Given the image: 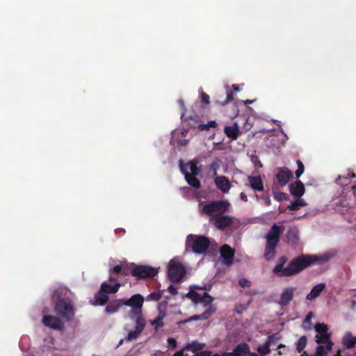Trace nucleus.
Returning <instances> with one entry per match:
<instances>
[{
	"instance_id": "f257e3e1",
	"label": "nucleus",
	"mask_w": 356,
	"mask_h": 356,
	"mask_svg": "<svg viewBox=\"0 0 356 356\" xmlns=\"http://www.w3.org/2000/svg\"><path fill=\"white\" fill-rule=\"evenodd\" d=\"M70 291L65 289L56 290L53 293V298L56 300L54 312L58 316L53 315H44L42 318V323L55 330H63L65 323L74 318V309L70 299Z\"/></svg>"
},
{
	"instance_id": "f03ea898",
	"label": "nucleus",
	"mask_w": 356,
	"mask_h": 356,
	"mask_svg": "<svg viewBox=\"0 0 356 356\" xmlns=\"http://www.w3.org/2000/svg\"><path fill=\"white\" fill-rule=\"evenodd\" d=\"M335 255L334 252H326L319 254H302L293 259L289 264L283 268L286 259L282 257L274 268V273L279 276H291L313 265H323Z\"/></svg>"
},
{
	"instance_id": "7ed1b4c3",
	"label": "nucleus",
	"mask_w": 356,
	"mask_h": 356,
	"mask_svg": "<svg viewBox=\"0 0 356 356\" xmlns=\"http://www.w3.org/2000/svg\"><path fill=\"white\" fill-rule=\"evenodd\" d=\"M144 300V298L139 293L133 295L129 299H122L123 305L131 308L127 317L131 319L134 325V327L129 324L124 325V330L127 332L124 339L126 341H132L138 339L145 330L146 320L142 311Z\"/></svg>"
},
{
	"instance_id": "20e7f679",
	"label": "nucleus",
	"mask_w": 356,
	"mask_h": 356,
	"mask_svg": "<svg viewBox=\"0 0 356 356\" xmlns=\"http://www.w3.org/2000/svg\"><path fill=\"white\" fill-rule=\"evenodd\" d=\"M231 204L226 200L201 202L199 204V212L201 216H207L213 222H234L235 218L227 213L230 211Z\"/></svg>"
},
{
	"instance_id": "39448f33",
	"label": "nucleus",
	"mask_w": 356,
	"mask_h": 356,
	"mask_svg": "<svg viewBox=\"0 0 356 356\" xmlns=\"http://www.w3.org/2000/svg\"><path fill=\"white\" fill-rule=\"evenodd\" d=\"M187 296L191 299L193 302L196 304H202L206 309L203 312V314L200 315H195L191 317L190 321L191 320H204L208 318L215 311L214 307L211 305V302L213 301V298L210 296L207 293H203V294H200L196 292H190L187 294Z\"/></svg>"
},
{
	"instance_id": "423d86ee",
	"label": "nucleus",
	"mask_w": 356,
	"mask_h": 356,
	"mask_svg": "<svg viewBox=\"0 0 356 356\" xmlns=\"http://www.w3.org/2000/svg\"><path fill=\"white\" fill-rule=\"evenodd\" d=\"M283 231V227L273 224L271 229L266 236V245L264 252V257L267 260L272 259L275 253V248L279 241V236Z\"/></svg>"
},
{
	"instance_id": "0eeeda50",
	"label": "nucleus",
	"mask_w": 356,
	"mask_h": 356,
	"mask_svg": "<svg viewBox=\"0 0 356 356\" xmlns=\"http://www.w3.org/2000/svg\"><path fill=\"white\" fill-rule=\"evenodd\" d=\"M186 275V268L178 257L172 259L168 264V277L172 282H181Z\"/></svg>"
},
{
	"instance_id": "6e6552de",
	"label": "nucleus",
	"mask_w": 356,
	"mask_h": 356,
	"mask_svg": "<svg viewBox=\"0 0 356 356\" xmlns=\"http://www.w3.org/2000/svg\"><path fill=\"white\" fill-rule=\"evenodd\" d=\"M211 241L205 236L189 235L186 241V248H191L197 254L204 253L209 246Z\"/></svg>"
},
{
	"instance_id": "1a4fd4ad",
	"label": "nucleus",
	"mask_w": 356,
	"mask_h": 356,
	"mask_svg": "<svg viewBox=\"0 0 356 356\" xmlns=\"http://www.w3.org/2000/svg\"><path fill=\"white\" fill-rule=\"evenodd\" d=\"M130 270L134 276L140 278L152 277L158 273L155 268L149 266H136L134 264H130Z\"/></svg>"
},
{
	"instance_id": "9d476101",
	"label": "nucleus",
	"mask_w": 356,
	"mask_h": 356,
	"mask_svg": "<svg viewBox=\"0 0 356 356\" xmlns=\"http://www.w3.org/2000/svg\"><path fill=\"white\" fill-rule=\"evenodd\" d=\"M181 119L188 129L197 128L198 124L201 122V118L198 115L190 114L186 111L182 112Z\"/></svg>"
},
{
	"instance_id": "9b49d317",
	"label": "nucleus",
	"mask_w": 356,
	"mask_h": 356,
	"mask_svg": "<svg viewBox=\"0 0 356 356\" xmlns=\"http://www.w3.org/2000/svg\"><path fill=\"white\" fill-rule=\"evenodd\" d=\"M293 175L291 170L286 167L279 168L275 175L278 184L281 186H284L291 179Z\"/></svg>"
},
{
	"instance_id": "f8f14e48",
	"label": "nucleus",
	"mask_w": 356,
	"mask_h": 356,
	"mask_svg": "<svg viewBox=\"0 0 356 356\" xmlns=\"http://www.w3.org/2000/svg\"><path fill=\"white\" fill-rule=\"evenodd\" d=\"M234 257V250L228 245H224L220 248V261L223 264L230 265Z\"/></svg>"
},
{
	"instance_id": "ddd939ff",
	"label": "nucleus",
	"mask_w": 356,
	"mask_h": 356,
	"mask_svg": "<svg viewBox=\"0 0 356 356\" xmlns=\"http://www.w3.org/2000/svg\"><path fill=\"white\" fill-rule=\"evenodd\" d=\"M165 305V302L159 303L158 305V316L156 317V319L150 321V324L152 326H154L156 330H158L159 328L162 327L164 325L163 320L166 315Z\"/></svg>"
},
{
	"instance_id": "4468645a",
	"label": "nucleus",
	"mask_w": 356,
	"mask_h": 356,
	"mask_svg": "<svg viewBox=\"0 0 356 356\" xmlns=\"http://www.w3.org/2000/svg\"><path fill=\"white\" fill-rule=\"evenodd\" d=\"M280 340V337L273 334L270 336L268 340L263 344L257 348V352L260 355L264 356L270 353V346L275 345Z\"/></svg>"
},
{
	"instance_id": "2eb2a0df",
	"label": "nucleus",
	"mask_w": 356,
	"mask_h": 356,
	"mask_svg": "<svg viewBox=\"0 0 356 356\" xmlns=\"http://www.w3.org/2000/svg\"><path fill=\"white\" fill-rule=\"evenodd\" d=\"M296 288L294 287L284 288L280 294L278 304L282 307L288 305L293 297Z\"/></svg>"
},
{
	"instance_id": "dca6fc26",
	"label": "nucleus",
	"mask_w": 356,
	"mask_h": 356,
	"mask_svg": "<svg viewBox=\"0 0 356 356\" xmlns=\"http://www.w3.org/2000/svg\"><path fill=\"white\" fill-rule=\"evenodd\" d=\"M289 191L292 195L297 198H300L305 193V186L301 181H296L289 185Z\"/></svg>"
},
{
	"instance_id": "f3484780",
	"label": "nucleus",
	"mask_w": 356,
	"mask_h": 356,
	"mask_svg": "<svg viewBox=\"0 0 356 356\" xmlns=\"http://www.w3.org/2000/svg\"><path fill=\"white\" fill-rule=\"evenodd\" d=\"M217 188L223 193H227L230 189L231 184L225 176L216 177L214 180Z\"/></svg>"
},
{
	"instance_id": "a211bd4d",
	"label": "nucleus",
	"mask_w": 356,
	"mask_h": 356,
	"mask_svg": "<svg viewBox=\"0 0 356 356\" xmlns=\"http://www.w3.org/2000/svg\"><path fill=\"white\" fill-rule=\"evenodd\" d=\"M130 270V265L129 266L126 263H122L120 265H117L110 270V280L115 281L116 278L114 274H124L128 275Z\"/></svg>"
},
{
	"instance_id": "6ab92c4d",
	"label": "nucleus",
	"mask_w": 356,
	"mask_h": 356,
	"mask_svg": "<svg viewBox=\"0 0 356 356\" xmlns=\"http://www.w3.org/2000/svg\"><path fill=\"white\" fill-rule=\"evenodd\" d=\"M250 354V348L246 343H241L236 347L232 353H224L222 356H248Z\"/></svg>"
},
{
	"instance_id": "aec40b11",
	"label": "nucleus",
	"mask_w": 356,
	"mask_h": 356,
	"mask_svg": "<svg viewBox=\"0 0 356 356\" xmlns=\"http://www.w3.org/2000/svg\"><path fill=\"white\" fill-rule=\"evenodd\" d=\"M205 346L204 343H200L197 341H193L191 343H189L185 346L184 348L185 352L188 353L191 352L193 353V355L200 354L201 353H198L201 351Z\"/></svg>"
},
{
	"instance_id": "412c9836",
	"label": "nucleus",
	"mask_w": 356,
	"mask_h": 356,
	"mask_svg": "<svg viewBox=\"0 0 356 356\" xmlns=\"http://www.w3.org/2000/svg\"><path fill=\"white\" fill-rule=\"evenodd\" d=\"M181 170L184 173L185 179L190 186L195 188H199L201 186L200 181L196 178V175H190V172L185 170L183 166L181 167Z\"/></svg>"
},
{
	"instance_id": "4be33fe9",
	"label": "nucleus",
	"mask_w": 356,
	"mask_h": 356,
	"mask_svg": "<svg viewBox=\"0 0 356 356\" xmlns=\"http://www.w3.org/2000/svg\"><path fill=\"white\" fill-rule=\"evenodd\" d=\"M325 284L324 283H319L314 286L311 291L307 295V300H313L317 297L319 296L321 293L325 289Z\"/></svg>"
},
{
	"instance_id": "5701e85b",
	"label": "nucleus",
	"mask_w": 356,
	"mask_h": 356,
	"mask_svg": "<svg viewBox=\"0 0 356 356\" xmlns=\"http://www.w3.org/2000/svg\"><path fill=\"white\" fill-rule=\"evenodd\" d=\"M225 135L232 140H236L239 134L238 126L235 123L233 126H226L224 129Z\"/></svg>"
},
{
	"instance_id": "b1692460",
	"label": "nucleus",
	"mask_w": 356,
	"mask_h": 356,
	"mask_svg": "<svg viewBox=\"0 0 356 356\" xmlns=\"http://www.w3.org/2000/svg\"><path fill=\"white\" fill-rule=\"evenodd\" d=\"M248 180L251 188L254 191H262L264 190L263 182L259 176H250L248 177Z\"/></svg>"
},
{
	"instance_id": "393cba45",
	"label": "nucleus",
	"mask_w": 356,
	"mask_h": 356,
	"mask_svg": "<svg viewBox=\"0 0 356 356\" xmlns=\"http://www.w3.org/2000/svg\"><path fill=\"white\" fill-rule=\"evenodd\" d=\"M123 305L122 299V300H115L109 302V304L106 306L105 311L108 314H114L116 313Z\"/></svg>"
},
{
	"instance_id": "a878e982",
	"label": "nucleus",
	"mask_w": 356,
	"mask_h": 356,
	"mask_svg": "<svg viewBox=\"0 0 356 356\" xmlns=\"http://www.w3.org/2000/svg\"><path fill=\"white\" fill-rule=\"evenodd\" d=\"M342 343L347 348H353L356 344V337H353L350 332H347L342 338Z\"/></svg>"
},
{
	"instance_id": "bb28decb",
	"label": "nucleus",
	"mask_w": 356,
	"mask_h": 356,
	"mask_svg": "<svg viewBox=\"0 0 356 356\" xmlns=\"http://www.w3.org/2000/svg\"><path fill=\"white\" fill-rule=\"evenodd\" d=\"M108 300L107 293L100 289L99 291L97 293L95 296V302L92 303L95 305H104Z\"/></svg>"
},
{
	"instance_id": "cd10ccee",
	"label": "nucleus",
	"mask_w": 356,
	"mask_h": 356,
	"mask_svg": "<svg viewBox=\"0 0 356 356\" xmlns=\"http://www.w3.org/2000/svg\"><path fill=\"white\" fill-rule=\"evenodd\" d=\"M101 287L102 290L104 291L106 293H114L119 290L120 284L116 283L114 285H110L104 282L102 284Z\"/></svg>"
},
{
	"instance_id": "c85d7f7f",
	"label": "nucleus",
	"mask_w": 356,
	"mask_h": 356,
	"mask_svg": "<svg viewBox=\"0 0 356 356\" xmlns=\"http://www.w3.org/2000/svg\"><path fill=\"white\" fill-rule=\"evenodd\" d=\"M218 127V124L215 120L209 121L207 123L204 124L203 122H200L197 125V129L200 131L209 130L211 128H216Z\"/></svg>"
},
{
	"instance_id": "c756f323",
	"label": "nucleus",
	"mask_w": 356,
	"mask_h": 356,
	"mask_svg": "<svg viewBox=\"0 0 356 356\" xmlns=\"http://www.w3.org/2000/svg\"><path fill=\"white\" fill-rule=\"evenodd\" d=\"M298 232L296 228L289 229L287 234L288 241L295 243L298 240Z\"/></svg>"
},
{
	"instance_id": "7c9ffc66",
	"label": "nucleus",
	"mask_w": 356,
	"mask_h": 356,
	"mask_svg": "<svg viewBox=\"0 0 356 356\" xmlns=\"http://www.w3.org/2000/svg\"><path fill=\"white\" fill-rule=\"evenodd\" d=\"M221 161L219 159H216L209 165V171L212 172L213 176L217 175V170L220 168Z\"/></svg>"
},
{
	"instance_id": "2f4dec72",
	"label": "nucleus",
	"mask_w": 356,
	"mask_h": 356,
	"mask_svg": "<svg viewBox=\"0 0 356 356\" xmlns=\"http://www.w3.org/2000/svg\"><path fill=\"white\" fill-rule=\"evenodd\" d=\"M233 99H234L233 93L229 91V92H226L225 98L224 99H222V100L218 99V100H216V102L221 106H225L227 103L232 102L233 100Z\"/></svg>"
},
{
	"instance_id": "473e14b6",
	"label": "nucleus",
	"mask_w": 356,
	"mask_h": 356,
	"mask_svg": "<svg viewBox=\"0 0 356 356\" xmlns=\"http://www.w3.org/2000/svg\"><path fill=\"white\" fill-rule=\"evenodd\" d=\"M353 200L351 199V198H349V200H346L343 197H341L340 200H339V206H340L343 209H338L341 210V211H348L350 208H353V207H348L346 204L347 202H349L353 201ZM337 204H338V202Z\"/></svg>"
},
{
	"instance_id": "72a5a7b5",
	"label": "nucleus",
	"mask_w": 356,
	"mask_h": 356,
	"mask_svg": "<svg viewBox=\"0 0 356 356\" xmlns=\"http://www.w3.org/2000/svg\"><path fill=\"white\" fill-rule=\"evenodd\" d=\"M313 317H314V314H312V312H309L307 315V316H306V318H305V321H303V323H302V327H303L304 329H305V330H310V329H312V322H311V321H312Z\"/></svg>"
},
{
	"instance_id": "f704fd0d",
	"label": "nucleus",
	"mask_w": 356,
	"mask_h": 356,
	"mask_svg": "<svg viewBox=\"0 0 356 356\" xmlns=\"http://www.w3.org/2000/svg\"><path fill=\"white\" fill-rule=\"evenodd\" d=\"M307 337L305 336L301 337L298 339V341L296 343V348L298 350V352H301L305 348V347L306 346V344H307Z\"/></svg>"
},
{
	"instance_id": "c9c22d12",
	"label": "nucleus",
	"mask_w": 356,
	"mask_h": 356,
	"mask_svg": "<svg viewBox=\"0 0 356 356\" xmlns=\"http://www.w3.org/2000/svg\"><path fill=\"white\" fill-rule=\"evenodd\" d=\"M161 298V291H154L146 297L147 301H157Z\"/></svg>"
},
{
	"instance_id": "e433bc0d",
	"label": "nucleus",
	"mask_w": 356,
	"mask_h": 356,
	"mask_svg": "<svg viewBox=\"0 0 356 356\" xmlns=\"http://www.w3.org/2000/svg\"><path fill=\"white\" fill-rule=\"evenodd\" d=\"M173 356H191L189 354L186 352H185L184 349L183 348L181 350L177 351L175 353ZM191 356H209L208 351H203L201 352L200 354H197L195 355H191Z\"/></svg>"
},
{
	"instance_id": "4c0bfd02",
	"label": "nucleus",
	"mask_w": 356,
	"mask_h": 356,
	"mask_svg": "<svg viewBox=\"0 0 356 356\" xmlns=\"http://www.w3.org/2000/svg\"><path fill=\"white\" fill-rule=\"evenodd\" d=\"M298 169L296 171V177L298 179L305 171V165L300 160H297L296 161Z\"/></svg>"
},
{
	"instance_id": "58836bf2",
	"label": "nucleus",
	"mask_w": 356,
	"mask_h": 356,
	"mask_svg": "<svg viewBox=\"0 0 356 356\" xmlns=\"http://www.w3.org/2000/svg\"><path fill=\"white\" fill-rule=\"evenodd\" d=\"M188 165H189V168L191 170L190 175H197L199 172L198 168L197 166V163H195L194 161H191L190 163H188Z\"/></svg>"
},
{
	"instance_id": "ea45409f",
	"label": "nucleus",
	"mask_w": 356,
	"mask_h": 356,
	"mask_svg": "<svg viewBox=\"0 0 356 356\" xmlns=\"http://www.w3.org/2000/svg\"><path fill=\"white\" fill-rule=\"evenodd\" d=\"M353 189V195L354 198L353 199V201H350L349 202H347L346 204L348 207H355L356 206V185L352 187Z\"/></svg>"
},
{
	"instance_id": "a19ab883",
	"label": "nucleus",
	"mask_w": 356,
	"mask_h": 356,
	"mask_svg": "<svg viewBox=\"0 0 356 356\" xmlns=\"http://www.w3.org/2000/svg\"><path fill=\"white\" fill-rule=\"evenodd\" d=\"M200 97H201V102L202 104H209L210 97L207 93L202 92L200 93Z\"/></svg>"
},
{
	"instance_id": "79ce46f5",
	"label": "nucleus",
	"mask_w": 356,
	"mask_h": 356,
	"mask_svg": "<svg viewBox=\"0 0 356 356\" xmlns=\"http://www.w3.org/2000/svg\"><path fill=\"white\" fill-rule=\"evenodd\" d=\"M286 194L282 192L276 193L274 197L278 201H282L285 200Z\"/></svg>"
},
{
	"instance_id": "37998d69",
	"label": "nucleus",
	"mask_w": 356,
	"mask_h": 356,
	"mask_svg": "<svg viewBox=\"0 0 356 356\" xmlns=\"http://www.w3.org/2000/svg\"><path fill=\"white\" fill-rule=\"evenodd\" d=\"M238 282L240 286L242 287H249L251 285L250 281L244 278L241 279Z\"/></svg>"
},
{
	"instance_id": "c03bdc74",
	"label": "nucleus",
	"mask_w": 356,
	"mask_h": 356,
	"mask_svg": "<svg viewBox=\"0 0 356 356\" xmlns=\"http://www.w3.org/2000/svg\"><path fill=\"white\" fill-rule=\"evenodd\" d=\"M277 350H278V354L280 355H284L286 353V348L285 347V346H283V345L278 346Z\"/></svg>"
},
{
	"instance_id": "a18cd8bd",
	"label": "nucleus",
	"mask_w": 356,
	"mask_h": 356,
	"mask_svg": "<svg viewBox=\"0 0 356 356\" xmlns=\"http://www.w3.org/2000/svg\"><path fill=\"white\" fill-rule=\"evenodd\" d=\"M168 342L169 343V346H172V348H175L177 346V341L174 338H168Z\"/></svg>"
},
{
	"instance_id": "49530a36",
	"label": "nucleus",
	"mask_w": 356,
	"mask_h": 356,
	"mask_svg": "<svg viewBox=\"0 0 356 356\" xmlns=\"http://www.w3.org/2000/svg\"><path fill=\"white\" fill-rule=\"evenodd\" d=\"M353 177H355V173L351 172V173L348 174V177H343L342 176H339L337 180H338L339 182H340L341 181V179H352Z\"/></svg>"
},
{
	"instance_id": "de8ad7c7",
	"label": "nucleus",
	"mask_w": 356,
	"mask_h": 356,
	"mask_svg": "<svg viewBox=\"0 0 356 356\" xmlns=\"http://www.w3.org/2000/svg\"><path fill=\"white\" fill-rule=\"evenodd\" d=\"M289 208L293 211L298 210L300 209L298 202H296V201L292 202L291 204L289 207Z\"/></svg>"
},
{
	"instance_id": "09e8293b",
	"label": "nucleus",
	"mask_w": 356,
	"mask_h": 356,
	"mask_svg": "<svg viewBox=\"0 0 356 356\" xmlns=\"http://www.w3.org/2000/svg\"><path fill=\"white\" fill-rule=\"evenodd\" d=\"M168 289V291L172 294H176L177 292L176 288H175L172 285H170Z\"/></svg>"
},
{
	"instance_id": "8fccbe9b",
	"label": "nucleus",
	"mask_w": 356,
	"mask_h": 356,
	"mask_svg": "<svg viewBox=\"0 0 356 356\" xmlns=\"http://www.w3.org/2000/svg\"><path fill=\"white\" fill-rule=\"evenodd\" d=\"M216 227H218V229H224L227 227V226L229 225V224H222V223H220V224H216Z\"/></svg>"
},
{
	"instance_id": "3c124183",
	"label": "nucleus",
	"mask_w": 356,
	"mask_h": 356,
	"mask_svg": "<svg viewBox=\"0 0 356 356\" xmlns=\"http://www.w3.org/2000/svg\"><path fill=\"white\" fill-rule=\"evenodd\" d=\"M240 197L241 199L244 201V202H247L248 201V196L246 195V194L243 192L241 193L240 194Z\"/></svg>"
},
{
	"instance_id": "603ef678",
	"label": "nucleus",
	"mask_w": 356,
	"mask_h": 356,
	"mask_svg": "<svg viewBox=\"0 0 356 356\" xmlns=\"http://www.w3.org/2000/svg\"><path fill=\"white\" fill-rule=\"evenodd\" d=\"M296 202H298L299 208H300V207H302V206H305V201H304L302 199H299V198H298V200H297L296 201Z\"/></svg>"
},
{
	"instance_id": "864d4df0",
	"label": "nucleus",
	"mask_w": 356,
	"mask_h": 356,
	"mask_svg": "<svg viewBox=\"0 0 356 356\" xmlns=\"http://www.w3.org/2000/svg\"><path fill=\"white\" fill-rule=\"evenodd\" d=\"M179 104H180V105L181 106V107H182V108L184 110L183 111H186V108H185V106H184V101L180 99L179 100Z\"/></svg>"
},
{
	"instance_id": "5fc2aeb1",
	"label": "nucleus",
	"mask_w": 356,
	"mask_h": 356,
	"mask_svg": "<svg viewBox=\"0 0 356 356\" xmlns=\"http://www.w3.org/2000/svg\"><path fill=\"white\" fill-rule=\"evenodd\" d=\"M152 356H162V353L161 351H157Z\"/></svg>"
},
{
	"instance_id": "6e6d98bb",
	"label": "nucleus",
	"mask_w": 356,
	"mask_h": 356,
	"mask_svg": "<svg viewBox=\"0 0 356 356\" xmlns=\"http://www.w3.org/2000/svg\"><path fill=\"white\" fill-rule=\"evenodd\" d=\"M232 88H233L234 90H235V91H238V90H239L238 86L237 85H235V84H234L232 86Z\"/></svg>"
},
{
	"instance_id": "4d7b16f0",
	"label": "nucleus",
	"mask_w": 356,
	"mask_h": 356,
	"mask_svg": "<svg viewBox=\"0 0 356 356\" xmlns=\"http://www.w3.org/2000/svg\"><path fill=\"white\" fill-rule=\"evenodd\" d=\"M254 102V100H250V99H247L245 101V104H252Z\"/></svg>"
},
{
	"instance_id": "13d9d810",
	"label": "nucleus",
	"mask_w": 356,
	"mask_h": 356,
	"mask_svg": "<svg viewBox=\"0 0 356 356\" xmlns=\"http://www.w3.org/2000/svg\"><path fill=\"white\" fill-rule=\"evenodd\" d=\"M195 288L207 290V289H209L210 288V286H209V287H205V286H204V287H197V286H195Z\"/></svg>"
},
{
	"instance_id": "bf43d9fd",
	"label": "nucleus",
	"mask_w": 356,
	"mask_h": 356,
	"mask_svg": "<svg viewBox=\"0 0 356 356\" xmlns=\"http://www.w3.org/2000/svg\"><path fill=\"white\" fill-rule=\"evenodd\" d=\"M250 356H260V355H258V354H257V353H251V354H250Z\"/></svg>"
},
{
	"instance_id": "052dcab7",
	"label": "nucleus",
	"mask_w": 356,
	"mask_h": 356,
	"mask_svg": "<svg viewBox=\"0 0 356 356\" xmlns=\"http://www.w3.org/2000/svg\"><path fill=\"white\" fill-rule=\"evenodd\" d=\"M208 353H209V356H210V353H209V352H208ZM212 356H220V355H218V354H215V355H212Z\"/></svg>"
},
{
	"instance_id": "680f3d73",
	"label": "nucleus",
	"mask_w": 356,
	"mask_h": 356,
	"mask_svg": "<svg viewBox=\"0 0 356 356\" xmlns=\"http://www.w3.org/2000/svg\"><path fill=\"white\" fill-rule=\"evenodd\" d=\"M122 341H123V340H122H122H120V343L121 344V343H122Z\"/></svg>"
}]
</instances>
